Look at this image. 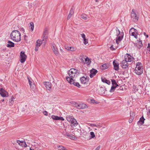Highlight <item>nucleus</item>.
Listing matches in <instances>:
<instances>
[{
    "label": "nucleus",
    "instance_id": "obj_19",
    "mask_svg": "<svg viewBox=\"0 0 150 150\" xmlns=\"http://www.w3.org/2000/svg\"><path fill=\"white\" fill-rule=\"evenodd\" d=\"M78 106L77 109H84L88 108V106L84 104H79Z\"/></svg>",
    "mask_w": 150,
    "mask_h": 150
},
{
    "label": "nucleus",
    "instance_id": "obj_25",
    "mask_svg": "<svg viewBox=\"0 0 150 150\" xmlns=\"http://www.w3.org/2000/svg\"><path fill=\"white\" fill-rule=\"evenodd\" d=\"M85 62H84V64H88L91 62V61L89 59L88 57H87L85 59Z\"/></svg>",
    "mask_w": 150,
    "mask_h": 150
},
{
    "label": "nucleus",
    "instance_id": "obj_51",
    "mask_svg": "<svg viewBox=\"0 0 150 150\" xmlns=\"http://www.w3.org/2000/svg\"><path fill=\"white\" fill-rule=\"evenodd\" d=\"M22 143H23V145H23V146H24L25 147H26L27 146V144H26V143L25 142H22Z\"/></svg>",
    "mask_w": 150,
    "mask_h": 150
},
{
    "label": "nucleus",
    "instance_id": "obj_50",
    "mask_svg": "<svg viewBox=\"0 0 150 150\" xmlns=\"http://www.w3.org/2000/svg\"><path fill=\"white\" fill-rule=\"evenodd\" d=\"M58 120L63 121L64 120V119L62 117H59V118H58Z\"/></svg>",
    "mask_w": 150,
    "mask_h": 150
},
{
    "label": "nucleus",
    "instance_id": "obj_59",
    "mask_svg": "<svg viewBox=\"0 0 150 150\" xmlns=\"http://www.w3.org/2000/svg\"><path fill=\"white\" fill-rule=\"evenodd\" d=\"M25 142V141H21V142H20V146H23V145H23V143H22V142Z\"/></svg>",
    "mask_w": 150,
    "mask_h": 150
},
{
    "label": "nucleus",
    "instance_id": "obj_56",
    "mask_svg": "<svg viewBox=\"0 0 150 150\" xmlns=\"http://www.w3.org/2000/svg\"><path fill=\"white\" fill-rule=\"evenodd\" d=\"M96 101L92 99L91 100V102L93 103H97L96 102Z\"/></svg>",
    "mask_w": 150,
    "mask_h": 150
},
{
    "label": "nucleus",
    "instance_id": "obj_9",
    "mask_svg": "<svg viewBox=\"0 0 150 150\" xmlns=\"http://www.w3.org/2000/svg\"><path fill=\"white\" fill-rule=\"evenodd\" d=\"M125 60H126L127 62H131L133 59V57L129 54L127 53L125 56Z\"/></svg>",
    "mask_w": 150,
    "mask_h": 150
},
{
    "label": "nucleus",
    "instance_id": "obj_61",
    "mask_svg": "<svg viewBox=\"0 0 150 150\" xmlns=\"http://www.w3.org/2000/svg\"><path fill=\"white\" fill-rule=\"evenodd\" d=\"M100 146H98L96 149L95 150H99V149H100Z\"/></svg>",
    "mask_w": 150,
    "mask_h": 150
},
{
    "label": "nucleus",
    "instance_id": "obj_48",
    "mask_svg": "<svg viewBox=\"0 0 150 150\" xmlns=\"http://www.w3.org/2000/svg\"><path fill=\"white\" fill-rule=\"evenodd\" d=\"M39 145H38L37 146L35 147V150H41V149L39 148Z\"/></svg>",
    "mask_w": 150,
    "mask_h": 150
},
{
    "label": "nucleus",
    "instance_id": "obj_62",
    "mask_svg": "<svg viewBox=\"0 0 150 150\" xmlns=\"http://www.w3.org/2000/svg\"><path fill=\"white\" fill-rule=\"evenodd\" d=\"M144 35L146 36V38H148L149 37V36L148 35H146V33H144Z\"/></svg>",
    "mask_w": 150,
    "mask_h": 150
},
{
    "label": "nucleus",
    "instance_id": "obj_47",
    "mask_svg": "<svg viewBox=\"0 0 150 150\" xmlns=\"http://www.w3.org/2000/svg\"><path fill=\"white\" fill-rule=\"evenodd\" d=\"M74 13V11L73 8H71L70 10L69 13L73 14Z\"/></svg>",
    "mask_w": 150,
    "mask_h": 150
},
{
    "label": "nucleus",
    "instance_id": "obj_4",
    "mask_svg": "<svg viewBox=\"0 0 150 150\" xmlns=\"http://www.w3.org/2000/svg\"><path fill=\"white\" fill-rule=\"evenodd\" d=\"M67 120L69 122H71V125L72 127H74L75 126H76L78 123L74 117L71 115H68L66 117Z\"/></svg>",
    "mask_w": 150,
    "mask_h": 150
},
{
    "label": "nucleus",
    "instance_id": "obj_11",
    "mask_svg": "<svg viewBox=\"0 0 150 150\" xmlns=\"http://www.w3.org/2000/svg\"><path fill=\"white\" fill-rule=\"evenodd\" d=\"M121 66L123 69H126L128 68L129 65L126 60H124L122 62Z\"/></svg>",
    "mask_w": 150,
    "mask_h": 150
},
{
    "label": "nucleus",
    "instance_id": "obj_24",
    "mask_svg": "<svg viewBox=\"0 0 150 150\" xmlns=\"http://www.w3.org/2000/svg\"><path fill=\"white\" fill-rule=\"evenodd\" d=\"M143 71H139L138 70H137L136 69H135V73L138 75H139L142 74L143 73Z\"/></svg>",
    "mask_w": 150,
    "mask_h": 150
},
{
    "label": "nucleus",
    "instance_id": "obj_35",
    "mask_svg": "<svg viewBox=\"0 0 150 150\" xmlns=\"http://www.w3.org/2000/svg\"><path fill=\"white\" fill-rule=\"evenodd\" d=\"M81 17L82 19L86 20L87 19V16L85 14H83L81 15Z\"/></svg>",
    "mask_w": 150,
    "mask_h": 150
},
{
    "label": "nucleus",
    "instance_id": "obj_46",
    "mask_svg": "<svg viewBox=\"0 0 150 150\" xmlns=\"http://www.w3.org/2000/svg\"><path fill=\"white\" fill-rule=\"evenodd\" d=\"M14 99V97H12L11 98V99L10 100V102L11 103H13V99Z\"/></svg>",
    "mask_w": 150,
    "mask_h": 150
},
{
    "label": "nucleus",
    "instance_id": "obj_16",
    "mask_svg": "<svg viewBox=\"0 0 150 150\" xmlns=\"http://www.w3.org/2000/svg\"><path fill=\"white\" fill-rule=\"evenodd\" d=\"M113 64L114 66V69L115 70L117 71L119 70V64L118 63L115 62V61L113 62Z\"/></svg>",
    "mask_w": 150,
    "mask_h": 150
},
{
    "label": "nucleus",
    "instance_id": "obj_63",
    "mask_svg": "<svg viewBox=\"0 0 150 150\" xmlns=\"http://www.w3.org/2000/svg\"><path fill=\"white\" fill-rule=\"evenodd\" d=\"M21 31H22L23 33H24L25 32V30L23 28H21Z\"/></svg>",
    "mask_w": 150,
    "mask_h": 150
},
{
    "label": "nucleus",
    "instance_id": "obj_3",
    "mask_svg": "<svg viewBox=\"0 0 150 150\" xmlns=\"http://www.w3.org/2000/svg\"><path fill=\"white\" fill-rule=\"evenodd\" d=\"M116 35L117 37L116 38V42L117 44H119V42H120L123 38L124 33L123 32H120L118 29L117 28H116Z\"/></svg>",
    "mask_w": 150,
    "mask_h": 150
},
{
    "label": "nucleus",
    "instance_id": "obj_33",
    "mask_svg": "<svg viewBox=\"0 0 150 150\" xmlns=\"http://www.w3.org/2000/svg\"><path fill=\"white\" fill-rule=\"evenodd\" d=\"M99 92L101 94H103L105 93L104 89L103 87H101L99 89Z\"/></svg>",
    "mask_w": 150,
    "mask_h": 150
},
{
    "label": "nucleus",
    "instance_id": "obj_32",
    "mask_svg": "<svg viewBox=\"0 0 150 150\" xmlns=\"http://www.w3.org/2000/svg\"><path fill=\"white\" fill-rule=\"evenodd\" d=\"M89 126L91 127H100V125L99 124L96 125L94 124H90Z\"/></svg>",
    "mask_w": 150,
    "mask_h": 150
},
{
    "label": "nucleus",
    "instance_id": "obj_31",
    "mask_svg": "<svg viewBox=\"0 0 150 150\" xmlns=\"http://www.w3.org/2000/svg\"><path fill=\"white\" fill-rule=\"evenodd\" d=\"M85 59L84 56L83 54L80 56L79 59L82 61L81 62H84Z\"/></svg>",
    "mask_w": 150,
    "mask_h": 150
},
{
    "label": "nucleus",
    "instance_id": "obj_44",
    "mask_svg": "<svg viewBox=\"0 0 150 150\" xmlns=\"http://www.w3.org/2000/svg\"><path fill=\"white\" fill-rule=\"evenodd\" d=\"M141 65H142V64L140 62H138L137 63V64H136L137 67H139V66H142Z\"/></svg>",
    "mask_w": 150,
    "mask_h": 150
},
{
    "label": "nucleus",
    "instance_id": "obj_60",
    "mask_svg": "<svg viewBox=\"0 0 150 150\" xmlns=\"http://www.w3.org/2000/svg\"><path fill=\"white\" fill-rule=\"evenodd\" d=\"M27 36L26 35H25L24 36V38L25 40H27Z\"/></svg>",
    "mask_w": 150,
    "mask_h": 150
},
{
    "label": "nucleus",
    "instance_id": "obj_7",
    "mask_svg": "<svg viewBox=\"0 0 150 150\" xmlns=\"http://www.w3.org/2000/svg\"><path fill=\"white\" fill-rule=\"evenodd\" d=\"M131 17L133 19V21L134 22L137 21L138 19V17L137 16L136 13L134 12V9L132 10Z\"/></svg>",
    "mask_w": 150,
    "mask_h": 150
},
{
    "label": "nucleus",
    "instance_id": "obj_30",
    "mask_svg": "<svg viewBox=\"0 0 150 150\" xmlns=\"http://www.w3.org/2000/svg\"><path fill=\"white\" fill-rule=\"evenodd\" d=\"M112 83V85H114L115 86H118V84H117L115 80L114 79H112L111 80Z\"/></svg>",
    "mask_w": 150,
    "mask_h": 150
},
{
    "label": "nucleus",
    "instance_id": "obj_14",
    "mask_svg": "<svg viewBox=\"0 0 150 150\" xmlns=\"http://www.w3.org/2000/svg\"><path fill=\"white\" fill-rule=\"evenodd\" d=\"M44 85L47 89L48 90H50L52 87V84L50 82H45L44 83Z\"/></svg>",
    "mask_w": 150,
    "mask_h": 150
},
{
    "label": "nucleus",
    "instance_id": "obj_18",
    "mask_svg": "<svg viewBox=\"0 0 150 150\" xmlns=\"http://www.w3.org/2000/svg\"><path fill=\"white\" fill-rule=\"evenodd\" d=\"M8 44H7L6 46L8 47H12L14 46V43L12 41L8 40Z\"/></svg>",
    "mask_w": 150,
    "mask_h": 150
},
{
    "label": "nucleus",
    "instance_id": "obj_41",
    "mask_svg": "<svg viewBox=\"0 0 150 150\" xmlns=\"http://www.w3.org/2000/svg\"><path fill=\"white\" fill-rule=\"evenodd\" d=\"M75 48L73 47H70L67 50H70L71 51H73L74 50Z\"/></svg>",
    "mask_w": 150,
    "mask_h": 150
},
{
    "label": "nucleus",
    "instance_id": "obj_42",
    "mask_svg": "<svg viewBox=\"0 0 150 150\" xmlns=\"http://www.w3.org/2000/svg\"><path fill=\"white\" fill-rule=\"evenodd\" d=\"M141 68H142V66H139V67H137H137H136L135 69H137V70H138L139 71L140 70V71H143V70L141 69Z\"/></svg>",
    "mask_w": 150,
    "mask_h": 150
},
{
    "label": "nucleus",
    "instance_id": "obj_34",
    "mask_svg": "<svg viewBox=\"0 0 150 150\" xmlns=\"http://www.w3.org/2000/svg\"><path fill=\"white\" fill-rule=\"evenodd\" d=\"M117 86H115L114 85H112L111 87V89L110 91V92H112L114 91L115 89L116 88Z\"/></svg>",
    "mask_w": 150,
    "mask_h": 150
},
{
    "label": "nucleus",
    "instance_id": "obj_12",
    "mask_svg": "<svg viewBox=\"0 0 150 150\" xmlns=\"http://www.w3.org/2000/svg\"><path fill=\"white\" fill-rule=\"evenodd\" d=\"M89 79V78H85L84 76H82L80 78L81 83L84 84L87 83L88 82Z\"/></svg>",
    "mask_w": 150,
    "mask_h": 150
},
{
    "label": "nucleus",
    "instance_id": "obj_43",
    "mask_svg": "<svg viewBox=\"0 0 150 150\" xmlns=\"http://www.w3.org/2000/svg\"><path fill=\"white\" fill-rule=\"evenodd\" d=\"M72 15H73L72 14L69 13V14L68 15L67 18V19L68 20L69 19H70L71 18V17Z\"/></svg>",
    "mask_w": 150,
    "mask_h": 150
},
{
    "label": "nucleus",
    "instance_id": "obj_5",
    "mask_svg": "<svg viewBox=\"0 0 150 150\" xmlns=\"http://www.w3.org/2000/svg\"><path fill=\"white\" fill-rule=\"evenodd\" d=\"M67 81L71 84H73L74 85L78 88H80L81 86L79 83L78 82H75V80H74L73 79H71V78H70V79L69 78H67Z\"/></svg>",
    "mask_w": 150,
    "mask_h": 150
},
{
    "label": "nucleus",
    "instance_id": "obj_40",
    "mask_svg": "<svg viewBox=\"0 0 150 150\" xmlns=\"http://www.w3.org/2000/svg\"><path fill=\"white\" fill-rule=\"evenodd\" d=\"M83 39V43L85 45H86L88 43V40L86 38H84Z\"/></svg>",
    "mask_w": 150,
    "mask_h": 150
},
{
    "label": "nucleus",
    "instance_id": "obj_1",
    "mask_svg": "<svg viewBox=\"0 0 150 150\" xmlns=\"http://www.w3.org/2000/svg\"><path fill=\"white\" fill-rule=\"evenodd\" d=\"M21 34L19 31L15 30L11 32L10 38L13 41L18 42L21 41Z\"/></svg>",
    "mask_w": 150,
    "mask_h": 150
},
{
    "label": "nucleus",
    "instance_id": "obj_13",
    "mask_svg": "<svg viewBox=\"0 0 150 150\" xmlns=\"http://www.w3.org/2000/svg\"><path fill=\"white\" fill-rule=\"evenodd\" d=\"M97 71L93 68L90 71V76L91 78H93L95 76L96 74L97 73Z\"/></svg>",
    "mask_w": 150,
    "mask_h": 150
},
{
    "label": "nucleus",
    "instance_id": "obj_6",
    "mask_svg": "<svg viewBox=\"0 0 150 150\" xmlns=\"http://www.w3.org/2000/svg\"><path fill=\"white\" fill-rule=\"evenodd\" d=\"M20 54V61L21 63H23L25 61L27 56L25 54L24 52L23 51L21 52Z\"/></svg>",
    "mask_w": 150,
    "mask_h": 150
},
{
    "label": "nucleus",
    "instance_id": "obj_64",
    "mask_svg": "<svg viewBox=\"0 0 150 150\" xmlns=\"http://www.w3.org/2000/svg\"><path fill=\"white\" fill-rule=\"evenodd\" d=\"M20 142H21V141H20V140H17V142L19 145H20Z\"/></svg>",
    "mask_w": 150,
    "mask_h": 150
},
{
    "label": "nucleus",
    "instance_id": "obj_49",
    "mask_svg": "<svg viewBox=\"0 0 150 150\" xmlns=\"http://www.w3.org/2000/svg\"><path fill=\"white\" fill-rule=\"evenodd\" d=\"M147 50L150 52V44L149 43L148 44V46L147 47Z\"/></svg>",
    "mask_w": 150,
    "mask_h": 150
},
{
    "label": "nucleus",
    "instance_id": "obj_57",
    "mask_svg": "<svg viewBox=\"0 0 150 150\" xmlns=\"http://www.w3.org/2000/svg\"><path fill=\"white\" fill-rule=\"evenodd\" d=\"M39 47H38V46H35V51H37L38 50V48Z\"/></svg>",
    "mask_w": 150,
    "mask_h": 150
},
{
    "label": "nucleus",
    "instance_id": "obj_52",
    "mask_svg": "<svg viewBox=\"0 0 150 150\" xmlns=\"http://www.w3.org/2000/svg\"><path fill=\"white\" fill-rule=\"evenodd\" d=\"M74 105L75 107H76L77 108H78V106L79 104H78L77 103H75L74 104Z\"/></svg>",
    "mask_w": 150,
    "mask_h": 150
},
{
    "label": "nucleus",
    "instance_id": "obj_53",
    "mask_svg": "<svg viewBox=\"0 0 150 150\" xmlns=\"http://www.w3.org/2000/svg\"><path fill=\"white\" fill-rule=\"evenodd\" d=\"M81 37L83 39L86 38L85 35L84 33H82L81 34Z\"/></svg>",
    "mask_w": 150,
    "mask_h": 150
},
{
    "label": "nucleus",
    "instance_id": "obj_2",
    "mask_svg": "<svg viewBox=\"0 0 150 150\" xmlns=\"http://www.w3.org/2000/svg\"><path fill=\"white\" fill-rule=\"evenodd\" d=\"M79 71L74 68L71 69L69 71V77H67L66 79L67 80V78H69L70 79H73V78L76 77L79 74Z\"/></svg>",
    "mask_w": 150,
    "mask_h": 150
},
{
    "label": "nucleus",
    "instance_id": "obj_58",
    "mask_svg": "<svg viewBox=\"0 0 150 150\" xmlns=\"http://www.w3.org/2000/svg\"><path fill=\"white\" fill-rule=\"evenodd\" d=\"M69 135V134L68 133L66 132L65 134H64V136H65L68 137Z\"/></svg>",
    "mask_w": 150,
    "mask_h": 150
},
{
    "label": "nucleus",
    "instance_id": "obj_15",
    "mask_svg": "<svg viewBox=\"0 0 150 150\" xmlns=\"http://www.w3.org/2000/svg\"><path fill=\"white\" fill-rule=\"evenodd\" d=\"M52 48L54 54L57 55H58V49L57 47H56L55 45H52Z\"/></svg>",
    "mask_w": 150,
    "mask_h": 150
},
{
    "label": "nucleus",
    "instance_id": "obj_17",
    "mask_svg": "<svg viewBox=\"0 0 150 150\" xmlns=\"http://www.w3.org/2000/svg\"><path fill=\"white\" fill-rule=\"evenodd\" d=\"M145 120V119L143 117H141L140 118L139 120L137 122L138 125L139 126L142 125L144 122V120Z\"/></svg>",
    "mask_w": 150,
    "mask_h": 150
},
{
    "label": "nucleus",
    "instance_id": "obj_45",
    "mask_svg": "<svg viewBox=\"0 0 150 150\" xmlns=\"http://www.w3.org/2000/svg\"><path fill=\"white\" fill-rule=\"evenodd\" d=\"M134 119L133 118V117L131 118L130 117V118L129 120V123H131L132 122L133 120Z\"/></svg>",
    "mask_w": 150,
    "mask_h": 150
},
{
    "label": "nucleus",
    "instance_id": "obj_29",
    "mask_svg": "<svg viewBox=\"0 0 150 150\" xmlns=\"http://www.w3.org/2000/svg\"><path fill=\"white\" fill-rule=\"evenodd\" d=\"M57 147L59 150H65L66 149L65 147L62 146L58 145Z\"/></svg>",
    "mask_w": 150,
    "mask_h": 150
},
{
    "label": "nucleus",
    "instance_id": "obj_26",
    "mask_svg": "<svg viewBox=\"0 0 150 150\" xmlns=\"http://www.w3.org/2000/svg\"><path fill=\"white\" fill-rule=\"evenodd\" d=\"M30 25L29 26L30 28L31 29V31H33L34 28V25L33 22H31L30 23Z\"/></svg>",
    "mask_w": 150,
    "mask_h": 150
},
{
    "label": "nucleus",
    "instance_id": "obj_23",
    "mask_svg": "<svg viewBox=\"0 0 150 150\" xmlns=\"http://www.w3.org/2000/svg\"><path fill=\"white\" fill-rule=\"evenodd\" d=\"M68 137H69V138L71 139L75 140L77 139L76 136L71 134H69Z\"/></svg>",
    "mask_w": 150,
    "mask_h": 150
},
{
    "label": "nucleus",
    "instance_id": "obj_21",
    "mask_svg": "<svg viewBox=\"0 0 150 150\" xmlns=\"http://www.w3.org/2000/svg\"><path fill=\"white\" fill-rule=\"evenodd\" d=\"M109 66V65L108 64H103L100 67L101 69L102 70H104L107 69Z\"/></svg>",
    "mask_w": 150,
    "mask_h": 150
},
{
    "label": "nucleus",
    "instance_id": "obj_27",
    "mask_svg": "<svg viewBox=\"0 0 150 150\" xmlns=\"http://www.w3.org/2000/svg\"><path fill=\"white\" fill-rule=\"evenodd\" d=\"M42 44V42H41V40H37L36 43V46H38L39 47Z\"/></svg>",
    "mask_w": 150,
    "mask_h": 150
},
{
    "label": "nucleus",
    "instance_id": "obj_39",
    "mask_svg": "<svg viewBox=\"0 0 150 150\" xmlns=\"http://www.w3.org/2000/svg\"><path fill=\"white\" fill-rule=\"evenodd\" d=\"M130 117L131 118L133 117V118L134 119V116H135V114L134 112H130Z\"/></svg>",
    "mask_w": 150,
    "mask_h": 150
},
{
    "label": "nucleus",
    "instance_id": "obj_22",
    "mask_svg": "<svg viewBox=\"0 0 150 150\" xmlns=\"http://www.w3.org/2000/svg\"><path fill=\"white\" fill-rule=\"evenodd\" d=\"M102 81L106 83L107 84L109 85L110 84V82L109 81L106 79L105 78H101Z\"/></svg>",
    "mask_w": 150,
    "mask_h": 150
},
{
    "label": "nucleus",
    "instance_id": "obj_38",
    "mask_svg": "<svg viewBox=\"0 0 150 150\" xmlns=\"http://www.w3.org/2000/svg\"><path fill=\"white\" fill-rule=\"evenodd\" d=\"M28 82H29V83L30 85V87L31 88L33 86V87H34V86H35V85H34V84H33V85H32V82L30 81V79H29V78H28Z\"/></svg>",
    "mask_w": 150,
    "mask_h": 150
},
{
    "label": "nucleus",
    "instance_id": "obj_10",
    "mask_svg": "<svg viewBox=\"0 0 150 150\" xmlns=\"http://www.w3.org/2000/svg\"><path fill=\"white\" fill-rule=\"evenodd\" d=\"M0 94L3 97H7L8 96V93L3 88L0 89Z\"/></svg>",
    "mask_w": 150,
    "mask_h": 150
},
{
    "label": "nucleus",
    "instance_id": "obj_20",
    "mask_svg": "<svg viewBox=\"0 0 150 150\" xmlns=\"http://www.w3.org/2000/svg\"><path fill=\"white\" fill-rule=\"evenodd\" d=\"M47 30H46V29H45L44 32V33H43V35H42V36H43L42 40L43 41L44 40L46 39L47 38Z\"/></svg>",
    "mask_w": 150,
    "mask_h": 150
},
{
    "label": "nucleus",
    "instance_id": "obj_8",
    "mask_svg": "<svg viewBox=\"0 0 150 150\" xmlns=\"http://www.w3.org/2000/svg\"><path fill=\"white\" fill-rule=\"evenodd\" d=\"M137 30L133 28H131L129 30V33L130 35L134 36V37L137 39V33H135V32H136Z\"/></svg>",
    "mask_w": 150,
    "mask_h": 150
},
{
    "label": "nucleus",
    "instance_id": "obj_37",
    "mask_svg": "<svg viewBox=\"0 0 150 150\" xmlns=\"http://www.w3.org/2000/svg\"><path fill=\"white\" fill-rule=\"evenodd\" d=\"M51 117L53 120H58L59 117H58V116H56L52 115V116Z\"/></svg>",
    "mask_w": 150,
    "mask_h": 150
},
{
    "label": "nucleus",
    "instance_id": "obj_55",
    "mask_svg": "<svg viewBox=\"0 0 150 150\" xmlns=\"http://www.w3.org/2000/svg\"><path fill=\"white\" fill-rule=\"evenodd\" d=\"M43 114L47 116V112L46 111H44L43 112Z\"/></svg>",
    "mask_w": 150,
    "mask_h": 150
},
{
    "label": "nucleus",
    "instance_id": "obj_36",
    "mask_svg": "<svg viewBox=\"0 0 150 150\" xmlns=\"http://www.w3.org/2000/svg\"><path fill=\"white\" fill-rule=\"evenodd\" d=\"M90 135H91V138H93L94 137H95V135L94 132H91L90 133Z\"/></svg>",
    "mask_w": 150,
    "mask_h": 150
},
{
    "label": "nucleus",
    "instance_id": "obj_54",
    "mask_svg": "<svg viewBox=\"0 0 150 150\" xmlns=\"http://www.w3.org/2000/svg\"><path fill=\"white\" fill-rule=\"evenodd\" d=\"M110 49L111 50H115V48H113V45H112L110 47Z\"/></svg>",
    "mask_w": 150,
    "mask_h": 150
},
{
    "label": "nucleus",
    "instance_id": "obj_28",
    "mask_svg": "<svg viewBox=\"0 0 150 150\" xmlns=\"http://www.w3.org/2000/svg\"><path fill=\"white\" fill-rule=\"evenodd\" d=\"M137 44L138 45V47L139 48H141L143 46L142 41L140 39L139 40V42H138Z\"/></svg>",
    "mask_w": 150,
    "mask_h": 150
}]
</instances>
